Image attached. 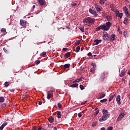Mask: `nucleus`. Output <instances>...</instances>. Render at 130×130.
<instances>
[{
    "instance_id": "nucleus-1",
    "label": "nucleus",
    "mask_w": 130,
    "mask_h": 130,
    "mask_svg": "<svg viewBox=\"0 0 130 130\" xmlns=\"http://www.w3.org/2000/svg\"><path fill=\"white\" fill-rule=\"evenodd\" d=\"M112 24L108 21L106 23V24H103L102 25L99 26L96 28V31H100V30H104V31H108L109 29H110V27Z\"/></svg>"
},
{
    "instance_id": "nucleus-2",
    "label": "nucleus",
    "mask_w": 130,
    "mask_h": 130,
    "mask_svg": "<svg viewBox=\"0 0 130 130\" xmlns=\"http://www.w3.org/2000/svg\"><path fill=\"white\" fill-rule=\"evenodd\" d=\"M95 18L88 17H86L83 20V23H84L85 25H86V26H91V25H92V24H94L95 23Z\"/></svg>"
},
{
    "instance_id": "nucleus-3",
    "label": "nucleus",
    "mask_w": 130,
    "mask_h": 130,
    "mask_svg": "<svg viewBox=\"0 0 130 130\" xmlns=\"http://www.w3.org/2000/svg\"><path fill=\"white\" fill-rule=\"evenodd\" d=\"M103 35L104 40H105V41H108L109 40V35H108V33H107V31H104Z\"/></svg>"
},
{
    "instance_id": "nucleus-4",
    "label": "nucleus",
    "mask_w": 130,
    "mask_h": 130,
    "mask_svg": "<svg viewBox=\"0 0 130 130\" xmlns=\"http://www.w3.org/2000/svg\"><path fill=\"white\" fill-rule=\"evenodd\" d=\"M110 8L111 9V11L113 12L114 13H115L116 17H117V15L119 14V11H118L117 9H115V8L113 7V6H111Z\"/></svg>"
},
{
    "instance_id": "nucleus-5",
    "label": "nucleus",
    "mask_w": 130,
    "mask_h": 130,
    "mask_svg": "<svg viewBox=\"0 0 130 130\" xmlns=\"http://www.w3.org/2000/svg\"><path fill=\"white\" fill-rule=\"evenodd\" d=\"M108 115H104V116H102L101 118H99V121L103 122L107 120V118H108Z\"/></svg>"
},
{
    "instance_id": "nucleus-6",
    "label": "nucleus",
    "mask_w": 130,
    "mask_h": 130,
    "mask_svg": "<svg viewBox=\"0 0 130 130\" xmlns=\"http://www.w3.org/2000/svg\"><path fill=\"white\" fill-rule=\"evenodd\" d=\"M37 3L38 5H40V6H44L45 4H46V2L45 0H37Z\"/></svg>"
},
{
    "instance_id": "nucleus-7",
    "label": "nucleus",
    "mask_w": 130,
    "mask_h": 130,
    "mask_svg": "<svg viewBox=\"0 0 130 130\" xmlns=\"http://www.w3.org/2000/svg\"><path fill=\"white\" fill-rule=\"evenodd\" d=\"M26 23H27V21L26 20H24L23 19H21L20 20V26H23L24 28L26 27Z\"/></svg>"
},
{
    "instance_id": "nucleus-8",
    "label": "nucleus",
    "mask_w": 130,
    "mask_h": 130,
    "mask_svg": "<svg viewBox=\"0 0 130 130\" xmlns=\"http://www.w3.org/2000/svg\"><path fill=\"white\" fill-rule=\"evenodd\" d=\"M89 12L90 14H91L92 15H93L94 16H96L98 15L96 11H95V10H92V9L91 8L89 9Z\"/></svg>"
},
{
    "instance_id": "nucleus-9",
    "label": "nucleus",
    "mask_w": 130,
    "mask_h": 130,
    "mask_svg": "<svg viewBox=\"0 0 130 130\" xmlns=\"http://www.w3.org/2000/svg\"><path fill=\"white\" fill-rule=\"evenodd\" d=\"M116 101L118 105H120L121 104V102H120V95H118L116 98Z\"/></svg>"
},
{
    "instance_id": "nucleus-10",
    "label": "nucleus",
    "mask_w": 130,
    "mask_h": 130,
    "mask_svg": "<svg viewBox=\"0 0 130 130\" xmlns=\"http://www.w3.org/2000/svg\"><path fill=\"white\" fill-rule=\"evenodd\" d=\"M115 40V34H112L110 36V41H113Z\"/></svg>"
},
{
    "instance_id": "nucleus-11",
    "label": "nucleus",
    "mask_w": 130,
    "mask_h": 130,
    "mask_svg": "<svg viewBox=\"0 0 130 130\" xmlns=\"http://www.w3.org/2000/svg\"><path fill=\"white\" fill-rule=\"evenodd\" d=\"M125 74V69H124L121 71V73L120 74V78L123 77V76H124Z\"/></svg>"
},
{
    "instance_id": "nucleus-12",
    "label": "nucleus",
    "mask_w": 130,
    "mask_h": 130,
    "mask_svg": "<svg viewBox=\"0 0 130 130\" xmlns=\"http://www.w3.org/2000/svg\"><path fill=\"white\" fill-rule=\"evenodd\" d=\"M48 121H49L50 123H52L54 121V118L53 116H50L49 118H48Z\"/></svg>"
},
{
    "instance_id": "nucleus-13",
    "label": "nucleus",
    "mask_w": 130,
    "mask_h": 130,
    "mask_svg": "<svg viewBox=\"0 0 130 130\" xmlns=\"http://www.w3.org/2000/svg\"><path fill=\"white\" fill-rule=\"evenodd\" d=\"M124 115H119L117 118V121H120V120L124 118Z\"/></svg>"
},
{
    "instance_id": "nucleus-14",
    "label": "nucleus",
    "mask_w": 130,
    "mask_h": 130,
    "mask_svg": "<svg viewBox=\"0 0 130 130\" xmlns=\"http://www.w3.org/2000/svg\"><path fill=\"white\" fill-rule=\"evenodd\" d=\"M51 98H52V95H51L50 92H48L47 94V99H50Z\"/></svg>"
},
{
    "instance_id": "nucleus-15",
    "label": "nucleus",
    "mask_w": 130,
    "mask_h": 130,
    "mask_svg": "<svg viewBox=\"0 0 130 130\" xmlns=\"http://www.w3.org/2000/svg\"><path fill=\"white\" fill-rule=\"evenodd\" d=\"M95 8L98 12H100L101 11V8H100V6L98 5H95Z\"/></svg>"
},
{
    "instance_id": "nucleus-16",
    "label": "nucleus",
    "mask_w": 130,
    "mask_h": 130,
    "mask_svg": "<svg viewBox=\"0 0 130 130\" xmlns=\"http://www.w3.org/2000/svg\"><path fill=\"white\" fill-rule=\"evenodd\" d=\"M128 22V18L125 17L124 18V21H123V24L124 25H127V23Z\"/></svg>"
},
{
    "instance_id": "nucleus-17",
    "label": "nucleus",
    "mask_w": 130,
    "mask_h": 130,
    "mask_svg": "<svg viewBox=\"0 0 130 130\" xmlns=\"http://www.w3.org/2000/svg\"><path fill=\"white\" fill-rule=\"evenodd\" d=\"M78 86H79V84L78 83H74L72 84L70 87H72V88H77V87H78Z\"/></svg>"
},
{
    "instance_id": "nucleus-18",
    "label": "nucleus",
    "mask_w": 130,
    "mask_h": 130,
    "mask_svg": "<svg viewBox=\"0 0 130 130\" xmlns=\"http://www.w3.org/2000/svg\"><path fill=\"white\" fill-rule=\"evenodd\" d=\"M100 41H101V40H95L94 42H95V43L93 44V45H98V44H99Z\"/></svg>"
},
{
    "instance_id": "nucleus-19",
    "label": "nucleus",
    "mask_w": 130,
    "mask_h": 130,
    "mask_svg": "<svg viewBox=\"0 0 130 130\" xmlns=\"http://www.w3.org/2000/svg\"><path fill=\"white\" fill-rule=\"evenodd\" d=\"M122 10L125 14V13H126L128 12V9L127 8H126V7H123L122 8Z\"/></svg>"
},
{
    "instance_id": "nucleus-20",
    "label": "nucleus",
    "mask_w": 130,
    "mask_h": 130,
    "mask_svg": "<svg viewBox=\"0 0 130 130\" xmlns=\"http://www.w3.org/2000/svg\"><path fill=\"white\" fill-rule=\"evenodd\" d=\"M70 67H71V64L70 63H67V64H65L63 66L64 69H69V68H70Z\"/></svg>"
},
{
    "instance_id": "nucleus-21",
    "label": "nucleus",
    "mask_w": 130,
    "mask_h": 130,
    "mask_svg": "<svg viewBox=\"0 0 130 130\" xmlns=\"http://www.w3.org/2000/svg\"><path fill=\"white\" fill-rule=\"evenodd\" d=\"M79 29L81 31V32H85V29L84 28V26H79Z\"/></svg>"
},
{
    "instance_id": "nucleus-22",
    "label": "nucleus",
    "mask_w": 130,
    "mask_h": 130,
    "mask_svg": "<svg viewBox=\"0 0 130 130\" xmlns=\"http://www.w3.org/2000/svg\"><path fill=\"white\" fill-rule=\"evenodd\" d=\"M40 56H43V57H45V56H47V55H46V52H43L40 54Z\"/></svg>"
},
{
    "instance_id": "nucleus-23",
    "label": "nucleus",
    "mask_w": 130,
    "mask_h": 130,
    "mask_svg": "<svg viewBox=\"0 0 130 130\" xmlns=\"http://www.w3.org/2000/svg\"><path fill=\"white\" fill-rule=\"evenodd\" d=\"M115 96V94L112 95L111 97H110L109 99V102L112 101V100H113V98H114Z\"/></svg>"
},
{
    "instance_id": "nucleus-24",
    "label": "nucleus",
    "mask_w": 130,
    "mask_h": 130,
    "mask_svg": "<svg viewBox=\"0 0 130 130\" xmlns=\"http://www.w3.org/2000/svg\"><path fill=\"white\" fill-rule=\"evenodd\" d=\"M50 90L51 92H52L53 93H55V88H54V87H51L50 88Z\"/></svg>"
},
{
    "instance_id": "nucleus-25",
    "label": "nucleus",
    "mask_w": 130,
    "mask_h": 130,
    "mask_svg": "<svg viewBox=\"0 0 130 130\" xmlns=\"http://www.w3.org/2000/svg\"><path fill=\"white\" fill-rule=\"evenodd\" d=\"M124 14L126 17H127V18H130V13L128 12V11H127V12L125 13Z\"/></svg>"
},
{
    "instance_id": "nucleus-26",
    "label": "nucleus",
    "mask_w": 130,
    "mask_h": 130,
    "mask_svg": "<svg viewBox=\"0 0 130 130\" xmlns=\"http://www.w3.org/2000/svg\"><path fill=\"white\" fill-rule=\"evenodd\" d=\"M108 114V110L103 109V114Z\"/></svg>"
},
{
    "instance_id": "nucleus-27",
    "label": "nucleus",
    "mask_w": 130,
    "mask_h": 130,
    "mask_svg": "<svg viewBox=\"0 0 130 130\" xmlns=\"http://www.w3.org/2000/svg\"><path fill=\"white\" fill-rule=\"evenodd\" d=\"M70 55H71V53L70 52H67L65 54V56L67 57V58L70 57Z\"/></svg>"
},
{
    "instance_id": "nucleus-28",
    "label": "nucleus",
    "mask_w": 130,
    "mask_h": 130,
    "mask_svg": "<svg viewBox=\"0 0 130 130\" xmlns=\"http://www.w3.org/2000/svg\"><path fill=\"white\" fill-rule=\"evenodd\" d=\"M122 16H123V14L122 13H119V14H118L117 15V17H119V18L120 19L122 18Z\"/></svg>"
},
{
    "instance_id": "nucleus-29",
    "label": "nucleus",
    "mask_w": 130,
    "mask_h": 130,
    "mask_svg": "<svg viewBox=\"0 0 130 130\" xmlns=\"http://www.w3.org/2000/svg\"><path fill=\"white\" fill-rule=\"evenodd\" d=\"M95 70H96V68H92L91 69H90V72L91 73H92L93 74V73H95Z\"/></svg>"
},
{
    "instance_id": "nucleus-30",
    "label": "nucleus",
    "mask_w": 130,
    "mask_h": 130,
    "mask_svg": "<svg viewBox=\"0 0 130 130\" xmlns=\"http://www.w3.org/2000/svg\"><path fill=\"white\" fill-rule=\"evenodd\" d=\"M106 101H107V99H103V100H101L100 101V102H101V103H104V102H106Z\"/></svg>"
},
{
    "instance_id": "nucleus-31",
    "label": "nucleus",
    "mask_w": 130,
    "mask_h": 130,
    "mask_svg": "<svg viewBox=\"0 0 130 130\" xmlns=\"http://www.w3.org/2000/svg\"><path fill=\"white\" fill-rule=\"evenodd\" d=\"M5 101V98L4 97H0V103H3Z\"/></svg>"
},
{
    "instance_id": "nucleus-32",
    "label": "nucleus",
    "mask_w": 130,
    "mask_h": 130,
    "mask_svg": "<svg viewBox=\"0 0 130 130\" xmlns=\"http://www.w3.org/2000/svg\"><path fill=\"white\" fill-rule=\"evenodd\" d=\"M100 4H101V5H104V4H105V1L100 0Z\"/></svg>"
},
{
    "instance_id": "nucleus-33",
    "label": "nucleus",
    "mask_w": 130,
    "mask_h": 130,
    "mask_svg": "<svg viewBox=\"0 0 130 130\" xmlns=\"http://www.w3.org/2000/svg\"><path fill=\"white\" fill-rule=\"evenodd\" d=\"M6 31H7V29L5 28H3L1 29V32H2L3 33L6 32Z\"/></svg>"
},
{
    "instance_id": "nucleus-34",
    "label": "nucleus",
    "mask_w": 130,
    "mask_h": 130,
    "mask_svg": "<svg viewBox=\"0 0 130 130\" xmlns=\"http://www.w3.org/2000/svg\"><path fill=\"white\" fill-rule=\"evenodd\" d=\"M97 109H98V108H96L94 109L95 111L96 110V111L95 112V114H99V110H97Z\"/></svg>"
},
{
    "instance_id": "nucleus-35",
    "label": "nucleus",
    "mask_w": 130,
    "mask_h": 130,
    "mask_svg": "<svg viewBox=\"0 0 130 130\" xmlns=\"http://www.w3.org/2000/svg\"><path fill=\"white\" fill-rule=\"evenodd\" d=\"M79 87L81 90H84L85 89V87H84V86H83L82 84H80Z\"/></svg>"
},
{
    "instance_id": "nucleus-36",
    "label": "nucleus",
    "mask_w": 130,
    "mask_h": 130,
    "mask_svg": "<svg viewBox=\"0 0 130 130\" xmlns=\"http://www.w3.org/2000/svg\"><path fill=\"white\" fill-rule=\"evenodd\" d=\"M80 46H78L76 48V52H79L80 51Z\"/></svg>"
},
{
    "instance_id": "nucleus-37",
    "label": "nucleus",
    "mask_w": 130,
    "mask_h": 130,
    "mask_svg": "<svg viewBox=\"0 0 130 130\" xmlns=\"http://www.w3.org/2000/svg\"><path fill=\"white\" fill-rule=\"evenodd\" d=\"M96 125H97V122H93V123H92V124L91 125L92 127H95L96 126Z\"/></svg>"
},
{
    "instance_id": "nucleus-38",
    "label": "nucleus",
    "mask_w": 130,
    "mask_h": 130,
    "mask_svg": "<svg viewBox=\"0 0 130 130\" xmlns=\"http://www.w3.org/2000/svg\"><path fill=\"white\" fill-rule=\"evenodd\" d=\"M7 124H8V122H5V123L2 124V125L0 127H5Z\"/></svg>"
},
{
    "instance_id": "nucleus-39",
    "label": "nucleus",
    "mask_w": 130,
    "mask_h": 130,
    "mask_svg": "<svg viewBox=\"0 0 130 130\" xmlns=\"http://www.w3.org/2000/svg\"><path fill=\"white\" fill-rule=\"evenodd\" d=\"M5 87H9L10 84L8 82H6L4 84Z\"/></svg>"
},
{
    "instance_id": "nucleus-40",
    "label": "nucleus",
    "mask_w": 130,
    "mask_h": 130,
    "mask_svg": "<svg viewBox=\"0 0 130 130\" xmlns=\"http://www.w3.org/2000/svg\"><path fill=\"white\" fill-rule=\"evenodd\" d=\"M91 66L93 67L92 68H94V69H96V63H91Z\"/></svg>"
},
{
    "instance_id": "nucleus-41",
    "label": "nucleus",
    "mask_w": 130,
    "mask_h": 130,
    "mask_svg": "<svg viewBox=\"0 0 130 130\" xmlns=\"http://www.w3.org/2000/svg\"><path fill=\"white\" fill-rule=\"evenodd\" d=\"M35 63H36V64H39L40 63V60H36Z\"/></svg>"
},
{
    "instance_id": "nucleus-42",
    "label": "nucleus",
    "mask_w": 130,
    "mask_h": 130,
    "mask_svg": "<svg viewBox=\"0 0 130 130\" xmlns=\"http://www.w3.org/2000/svg\"><path fill=\"white\" fill-rule=\"evenodd\" d=\"M57 106H58V107H59V108H61V107H62L61 104H60V103H58L57 104Z\"/></svg>"
},
{
    "instance_id": "nucleus-43",
    "label": "nucleus",
    "mask_w": 130,
    "mask_h": 130,
    "mask_svg": "<svg viewBox=\"0 0 130 130\" xmlns=\"http://www.w3.org/2000/svg\"><path fill=\"white\" fill-rule=\"evenodd\" d=\"M35 8H36V6L35 5H33L32 8V9L31 10V12H33V11H34Z\"/></svg>"
},
{
    "instance_id": "nucleus-44",
    "label": "nucleus",
    "mask_w": 130,
    "mask_h": 130,
    "mask_svg": "<svg viewBox=\"0 0 130 130\" xmlns=\"http://www.w3.org/2000/svg\"><path fill=\"white\" fill-rule=\"evenodd\" d=\"M105 96H106L105 93H104V94H103L100 97V98L101 99H102V98H104V97H105Z\"/></svg>"
},
{
    "instance_id": "nucleus-45",
    "label": "nucleus",
    "mask_w": 130,
    "mask_h": 130,
    "mask_svg": "<svg viewBox=\"0 0 130 130\" xmlns=\"http://www.w3.org/2000/svg\"><path fill=\"white\" fill-rule=\"evenodd\" d=\"M3 50L5 52H6V53H8V50H7L6 48H4Z\"/></svg>"
},
{
    "instance_id": "nucleus-46",
    "label": "nucleus",
    "mask_w": 130,
    "mask_h": 130,
    "mask_svg": "<svg viewBox=\"0 0 130 130\" xmlns=\"http://www.w3.org/2000/svg\"><path fill=\"white\" fill-rule=\"evenodd\" d=\"M107 130H113V127L109 126L108 128H107Z\"/></svg>"
},
{
    "instance_id": "nucleus-47",
    "label": "nucleus",
    "mask_w": 130,
    "mask_h": 130,
    "mask_svg": "<svg viewBox=\"0 0 130 130\" xmlns=\"http://www.w3.org/2000/svg\"><path fill=\"white\" fill-rule=\"evenodd\" d=\"M80 42H81V41L80 40H78V41H76L75 42V43H76V44H80Z\"/></svg>"
},
{
    "instance_id": "nucleus-48",
    "label": "nucleus",
    "mask_w": 130,
    "mask_h": 130,
    "mask_svg": "<svg viewBox=\"0 0 130 130\" xmlns=\"http://www.w3.org/2000/svg\"><path fill=\"white\" fill-rule=\"evenodd\" d=\"M83 79H84L83 77H80L79 78L78 80V82H80V81H82V80H83Z\"/></svg>"
},
{
    "instance_id": "nucleus-49",
    "label": "nucleus",
    "mask_w": 130,
    "mask_h": 130,
    "mask_svg": "<svg viewBox=\"0 0 130 130\" xmlns=\"http://www.w3.org/2000/svg\"><path fill=\"white\" fill-rule=\"evenodd\" d=\"M2 107H6V106H7V104L4 103L2 105Z\"/></svg>"
},
{
    "instance_id": "nucleus-50",
    "label": "nucleus",
    "mask_w": 130,
    "mask_h": 130,
    "mask_svg": "<svg viewBox=\"0 0 130 130\" xmlns=\"http://www.w3.org/2000/svg\"><path fill=\"white\" fill-rule=\"evenodd\" d=\"M78 82H79L78 79L75 80L73 81V83H78Z\"/></svg>"
},
{
    "instance_id": "nucleus-51",
    "label": "nucleus",
    "mask_w": 130,
    "mask_h": 130,
    "mask_svg": "<svg viewBox=\"0 0 130 130\" xmlns=\"http://www.w3.org/2000/svg\"><path fill=\"white\" fill-rule=\"evenodd\" d=\"M88 56H92V53H91V52L88 53Z\"/></svg>"
},
{
    "instance_id": "nucleus-52",
    "label": "nucleus",
    "mask_w": 130,
    "mask_h": 130,
    "mask_svg": "<svg viewBox=\"0 0 130 130\" xmlns=\"http://www.w3.org/2000/svg\"><path fill=\"white\" fill-rule=\"evenodd\" d=\"M42 105V101H40L39 102V105Z\"/></svg>"
},
{
    "instance_id": "nucleus-53",
    "label": "nucleus",
    "mask_w": 130,
    "mask_h": 130,
    "mask_svg": "<svg viewBox=\"0 0 130 130\" xmlns=\"http://www.w3.org/2000/svg\"><path fill=\"white\" fill-rule=\"evenodd\" d=\"M57 118H61V115H57Z\"/></svg>"
},
{
    "instance_id": "nucleus-54",
    "label": "nucleus",
    "mask_w": 130,
    "mask_h": 130,
    "mask_svg": "<svg viewBox=\"0 0 130 130\" xmlns=\"http://www.w3.org/2000/svg\"><path fill=\"white\" fill-rule=\"evenodd\" d=\"M10 92H15V89H10Z\"/></svg>"
},
{
    "instance_id": "nucleus-55",
    "label": "nucleus",
    "mask_w": 130,
    "mask_h": 130,
    "mask_svg": "<svg viewBox=\"0 0 130 130\" xmlns=\"http://www.w3.org/2000/svg\"><path fill=\"white\" fill-rule=\"evenodd\" d=\"M117 31H118V32H119V33H120V27H118V28H117Z\"/></svg>"
},
{
    "instance_id": "nucleus-56",
    "label": "nucleus",
    "mask_w": 130,
    "mask_h": 130,
    "mask_svg": "<svg viewBox=\"0 0 130 130\" xmlns=\"http://www.w3.org/2000/svg\"><path fill=\"white\" fill-rule=\"evenodd\" d=\"M56 114H61V112L59 111L56 112Z\"/></svg>"
},
{
    "instance_id": "nucleus-57",
    "label": "nucleus",
    "mask_w": 130,
    "mask_h": 130,
    "mask_svg": "<svg viewBox=\"0 0 130 130\" xmlns=\"http://www.w3.org/2000/svg\"><path fill=\"white\" fill-rule=\"evenodd\" d=\"M125 34H126V32L124 31L123 32L124 37H126V36H125L126 35Z\"/></svg>"
},
{
    "instance_id": "nucleus-58",
    "label": "nucleus",
    "mask_w": 130,
    "mask_h": 130,
    "mask_svg": "<svg viewBox=\"0 0 130 130\" xmlns=\"http://www.w3.org/2000/svg\"><path fill=\"white\" fill-rule=\"evenodd\" d=\"M67 48H63V49H62V50H63V51H66V50H67Z\"/></svg>"
},
{
    "instance_id": "nucleus-59",
    "label": "nucleus",
    "mask_w": 130,
    "mask_h": 130,
    "mask_svg": "<svg viewBox=\"0 0 130 130\" xmlns=\"http://www.w3.org/2000/svg\"><path fill=\"white\" fill-rule=\"evenodd\" d=\"M5 127H3V126H0V130H2L3 129V128Z\"/></svg>"
},
{
    "instance_id": "nucleus-60",
    "label": "nucleus",
    "mask_w": 130,
    "mask_h": 130,
    "mask_svg": "<svg viewBox=\"0 0 130 130\" xmlns=\"http://www.w3.org/2000/svg\"><path fill=\"white\" fill-rule=\"evenodd\" d=\"M41 129H42V127H38V130H41Z\"/></svg>"
},
{
    "instance_id": "nucleus-61",
    "label": "nucleus",
    "mask_w": 130,
    "mask_h": 130,
    "mask_svg": "<svg viewBox=\"0 0 130 130\" xmlns=\"http://www.w3.org/2000/svg\"><path fill=\"white\" fill-rule=\"evenodd\" d=\"M101 130H106L105 129V127H102V128H101Z\"/></svg>"
},
{
    "instance_id": "nucleus-62",
    "label": "nucleus",
    "mask_w": 130,
    "mask_h": 130,
    "mask_svg": "<svg viewBox=\"0 0 130 130\" xmlns=\"http://www.w3.org/2000/svg\"><path fill=\"white\" fill-rule=\"evenodd\" d=\"M76 5H77L76 3H74V4H73L72 5H73L74 7H75Z\"/></svg>"
},
{
    "instance_id": "nucleus-63",
    "label": "nucleus",
    "mask_w": 130,
    "mask_h": 130,
    "mask_svg": "<svg viewBox=\"0 0 130 130\" xmlns=\"http://www.w3.org/2000/svg\"><path fill=\"white\" fill-rule=\"evenodd\" d=\"M33 129L34 130H36L37 129V127H34Z\"/></svg>"
},
{
    "instance_id": "nucleus-64",
    "label": "nucleus",
    "mask_w": 130,
    "mask_h": 130,
    "mask_svg": "<svg viewBox=\"0 0 130 130\" xmlns=\"http://www.w3.org/2000/svg\"><path fill=\"white\" fill-rule=\"evenodd\" d=\"M127 74L130 76V71L127 72Z\"/></svg>"
}]
</instances>
